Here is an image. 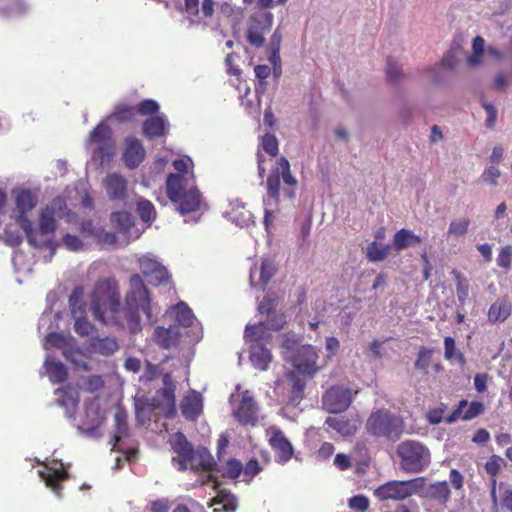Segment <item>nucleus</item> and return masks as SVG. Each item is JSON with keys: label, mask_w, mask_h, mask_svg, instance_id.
Wrapping results in <instances>:
<instances>
[{"label": "nucleus", "mask_w": 512, "mask_h": 512, "mask_svg": "<svg viewBox=\"0 0 512 512\" xmlns=\"http://www.w3.org/2000/svg\"><path fill=\"white\" fill-rule=\"evenodd\" d=\"M90 308L94 317L102 323H113L121 329L136 334L141 331L139 310L150 323H155V306L151 303L150 292L139 274L129 278V290L125 296V308L121 309L120 293L114 280L97 283L92 295Z\"/></svg>", "instance_id": "f257e3e1"}, {"label": "nucleus", "mask_w": 512, "mask_h": 512, "mask_svg": "<svg viewBox=\"0 0 512 512\" xmlns=\"http://www.w3.org/2000/svg\"><path fill=\"white\" fill-rule=\"evenodd\" d=\"M281 178L285 184V187L282 189L284 196L289 200H293L296 196L295 187L297 185V179L292 175L290 163L285 157L279 158L278 166L272 169L271 173L267 177V192L263 197V223L266 229H269L273 222L272 208L278 207L280 204Z\"/></svg>", "instance_id": "f03ea898"}, {"label": "nucleus", "mask_w": 512, "mask_h": 512, "mask_svg": "<svg viewBox=\"0 0 512 512\" xmlns=\"http://www.w3.org/2000/svg\"><path fill=\"white\" fill-rule=\"evenodd\" d=\"M171 446L177 457L173 462L179 465L180 471H185L190 465L191 468H202L205 471L212 470L215 462L206 448H201L195 452L193 445L187 437L181 433H175L171 438Z\"/></svg>", "instance_id": "7ed1b4c3"}, {"label": "nucleus", "mask_w": 512, "mask_h": 512, "mask_svg": "<svg viewBox=\"0 0 512 512\" xmlns=\"http://www.w3.org/2000/svg\"><path fill=\"white\" fill-rule=\"evenodd\" d=\"M166 194L182 215L199 209L201 194L197 187L187 188V179L181 174H170L166 180Z\"/></svg>", "instance_id": "20e7f679"}, {"label": "nucleus", "mask_w": 512, "mask_h": 512, "mask_svg": "<svg viewBox=\"0 0 512 512\" xmlns=\"http://www.w3.org/2000/svg\"><path fill=\"white\" fill-rule=\"evenodd\" d=\"M13 194L16 198V210L18 212L16 222L25 233L29 245L32 247H42L45 245L54 248L51 240L39 241L37 239V233L34 232L32 222L26 217V213L36 205L37 200L33 193L28 189H14Z\"/></svg>", "instance_id": "39448f33"}, {"label": "nucleus", "mask_w": 512, "mask_h": 512, "mask_svg": "<svg viewBox=\"0 0 512 512\" xmlns=\"http://www.w3.org/2000/svg\"><path fill=\"white\" fill-rule=\"evenodd\" d=\"M401 468L410 473H419L430 464V451L422 443L406 440L397 446Z\"/></svg>", "instance_id": "423d86ee"}, {"label": "nucleus", "mask_w": 512, "mask_h": 512, "mask_svg": "<svg viewBox=\"0 0 512 512\" xmlns=\"http://www.w3.org/2000/svg\"><path fill=\"white\" fill-rule=\"evenodd\" d=\"M402 426V420L386 409L371 413L366 422V429L371 435L393 440L400 438Z\"/></svg>", "instance_id": "0eeeda50"}, {"label": "nucleus", "mask_w": 512, "mask_h": 512, "mask_svg": "<svg viewBox=\"0 0 512 512\" xmlns=\"http://www.w3.org/2000/svg\"><path fill=\"white\" fill-rule=\"evenodd\" d=\"M422 479L409 481H388L374 490V496L380 501H402L416 494L421 488Z\"/></svg>", "instance_id": "6e6552de"}, {"label": "nucleus", "mask_w": 512, "mask_h": 512, "mask_svg": "<svg viewBox=\"0 0 512 512\" xmlns=\"http://www.w3.org/2000/svg\"><path fill=\"white\" fill-rule=\"evenodd\" d=\"M83 298L84 288L82 286L75 287L69 297V306L75 321L74 329L80 336H87L94 339L97 331L86 319V310Z\"/></svg>", "instance_id": "1a4fd4ad"}, {"label": "nucleus", "mask_w": 512, "mask_h": 512, "mask_svg": "<svg viewBox=\"0 0 512 512\" xmlns=\"http://www.w3.org/2000/svg\"><path fill=\"white\" fill-rule=\"evenodd\" d=\"M273 25V14L267 11H258L249 17L247 29V41L255 47L260 48L265 42V34Z\"/></svg>", "instance_id": "9d476101"}, {"label": "nucleus", "mask_w": 512, "mask_h": 512, "mask_svg": "<svg viewBox=\"0 0 512 512\" xmlns=\"http://www.w3.org/2000/svg\"><path fill=\"white\" fill-rule=\"evenodd\" d=\"M353 401L350 388L335 385L330 387L322 396L323 408L333 414L346 411Z\"/></svg>", "instance_id": "9b49d317"}, {"label": "nucleus", "mask_w": 512, "mask_h": 512, "mask_svg": "<svg viewBox=\"0 0 512 512\" xmlns=\"http://www.w3.org/2000/svg\"><path fill=\"white\" fill-rule=\"evenodd\" d=\"M318 354L311 345H302L296 348L292 357V365L297 372L313 377L318 370L316 362Z\"/></svg>", "instance_id": "f8f14e48"}, {"label": "nucleus", "mask_w": 512, "mask_h": 512, "mask_svg": "<svg viewBox=\"0 0 512 512\" xmlns=\"http://www.w3.org/2000/svg\"><path fill=\"white\" fill-rule=\"evenodd\" d=\"M103 186L108 198L124 205L128 199V182L124 176L118 173H109L103 179Z\"/></svg>", "instance_id": "ddd939ff"}, {"label": "nucleus", "mask_w": 512, "mask_h": 512, "mask_svg": "<svg viewBox=\"0 0 512 512\" xmlns=\"http://www.w3.org/2000/svg\"><path fill=\"white\" fill-rule=\"evenodd\" d=\"M170 315L175 318V322L173 324L179 325L185 336L189 338L190 343L198 342L202 338L201 332H193V334L190 335L192 330L189 328L193 325L195 317L192 310L184 302L178 303L170 312Z\"/></svg>", "instance_id": "4468645a"}, {"label": "nucleus", "mask_w": 512, "mask_h": 512, "mask_svg": "<svg viewBox=\"0 0 512 512\" xmlns=\"http://www.w3.org/2000/svg\"><path fill=\"white\" fill-rule=\"evenodd\" d=\"M182 336H185V334L177 324H170L167 328L158 326L154 331V341L162 349L176 347Z\"/></svg>", "instance_id": "2eb2a0df"}, {"label": "nucleus", "mask_w": 512, "mask_h": 512, "mask_svg": "<svg viewBox=\"0 0 512 512\" xmlns=\"http://www.w3.org/2000/svg\"><path fill=\"white\" fill-rule=\"evenodd\" d=\"M257 411L258 408L254 399L243 395L237 410L234 411V416L242 425L255 426L258 421Z\"/></svg>", "instance_id": "dca6fc26"}, {"label": "nucleus", "mask_w": 512, "mask_h": 512, "mask_svg": "<svg viewBox=\"0 0 512 512\" xmlns=\"http://www.w3.org/2000/svg\"><path fill=\"white\" fill-rule=\"evenodd\" d=\"M276 266L270 259H264L260 267H255L250 270V284L252 287H264L269 283L276 273Z\"/></svg>", "instance_id": "f3484780"}, {"label": "nucleus", "mask_w": 512, "mask_h": 512, "mask_svg": "<svg viewBox=\"0 0 512 512\" xmlns=\"http://www.w3.org/2000/svg\"><path fill=\"white\" fill-rule=\"evenodd\" d=\"M512 313V303L508 296L499 297L493 302L488 310V321L491 324L505 322Z\"/></svg>", "instance_id": "a211bd4d"}, {"label": "nucleus", "mask_w": 512, "mask_h": 512, "mask_svg": "<svg viewBox=\"0 0 512 512\" xmlns=\"http://www.w3.org/2000/svg\"><path fill=\"white\" fill-rule=\"evenodd\" d=\"M168 125V120L164 114L150 116L142 124L143 134L149 139L164 136Z\"/></svg>", "instance_id": "6ab92c4d"}, {"label": "nucleus", "mask_w": 512, "mask_h": 512, "mask_svg": "<svg viewBox=\"0 0 512 512\" xmlns=\"http://www.w3.org/2000/svg\"><path fill=\"white\" fill-rule=\"evenodd\" d=\"M270 444L275 450V459L278 463H286L291 459L294 449L282 432L274 433L270 439Z\"/></svg>", "instance_id": "aec40b11"}, {"label": "nucleus", "mask_w": 512, "mask_h": 512, "mask_svg": "<svg viewBox=\"0 0 512 512\" xmlns=\"http://www.w3.org/2000/svg\"><path fill=\"white\" fill-rule=\"evenodd\" d=\"M145 150L142 143L134 138L127 140V146L123 154L125 165L130 168H136L144 159Z\"/></svg>", "instance_id": "412c9836"}, {"label": "nucleus", "mask_w": 512, "mask_h": 512, "mask_svg": "<svg viewBox=\"0 0 512 512\" xmlns=\"http://www.w3.org/2000/svg\"><path fill=\"white\" fill-rule=\"evenodd\" d=\"M250 361L252 365L260 371L268 369L270 362L272 361V354L263 343H255L250 346Z\"/></svg>", "instance_id": "4be33fe9"}, {"label": "nucleus", "mask_w": 512, "mask_h": 512, "mask_svg": "<svg viewBox=\"0 0 512 512\" xmlns=\"http://www.w3.org/2000/svg\"><path fill=\"white\" fill-rule=\"evenodd\" d=\"M210 506L214 507V512H235L238 508V500L230 491L220 490L212 499Z\"/></svg>", "instance_id": "5701e85b"}, {"label": "nucleus", "mask_w": 512, "mask_h": 512, "mask_svg": "<svg viewBox=\"0 0 512 512\" xmlns=\"http://www.w3.org/2000/svg\"><path fill=\"white\" fill-rule=\"evenodd\" d=\"M55 394L58 395V405L64 407L67 413L70 410H74L79 402V392L72 385H65L55 390Z\"/></svg>", "instance_id": "b1692460"}, {"label": "nucleus", "mask_w": 512, "mask_h": 512, "mask_svg": "<svg viewBox=\"0 0 512 512\" xmlns=\"http://www.w3.org/2000/svg\"><path fill=\"white\" fill-rule=\"evenodd\" d=\"M421 241L420 236L416 235L412 230L402 228L394 234L393 247L396 251H402L414 247Z\"/></svg>", "instance_id": "393cba45"}, {"label": "nucleus", "mask_w": 512, "mask_h": 512, "mask_svg": "<svg viewBox=\"0 0 512 512\" xmlns=\"http://www.w3.org/2000/svg\"><path fill=\"white\" fill-rule=\"evenodd\" d=\"M305 374L293 370L287 373V378L292 383V392L289 398V403L298 405L304 396V389L306 387V380L303 377Z\"/></svg>", "instance_id": "a878e982"}, {"label": "nucleus", "mask_w": 512, "mask_h": 512, "mask_svg": "<svg viewBox=\"0 0 512 512\" xmlns=\"http://www.w3.org/2000/svg\"><path fill=\"white\" fill-rule=\"evenodd\" d=\"M56 230V221L53 217V213L47 208L40 215L39 219V230H34L37 233V239L39 241L49 239L52 241L51 236Z\"/></svg>", "instance_id": "bb28decb"}, {"label": "nucleus", "mask_w": 512, "mask_h": 512, "mask_svg": "<svg viewBox=\"0 0 512 512\" xmlns=\"http://www.w3.org/2000/svg\"><path fill=\"white\" fill-rule=\"evenodd\" d=\"M202 411V397L199 393L185 397L181 402V412L186 419L195 420Z\"/></svg>", "instance_id": "cd10ccee"}, {"label": "nucleus", "mask_w": 512, "mask_h": 512, "mask_svg": "<svg viewBox=\"0 0 512 512\" xmlns=\"http://www.w3.org/2000/svg\"><path fill=\"white\" fill-rule=\"evenodd\" d=\"M325 424L336 430L340 435L347 437L355 434L357 426L351 420L345 417H327Z\"/></svg>", "instance_id": "c85d7f7f"}, {"label": "nucleus", "mask_w": 512, "mask_h": 512, "mask_svg": "<svg viewBox=\"0 0 512 512\" xmlns=\"http://www.w3.org/2000/svg\"><path fill=\"white\" fill-rule=\"evenodd\" d=\"M44 367L51 382L63 383L67 379L68 371L63 363L50 360L47 357L44 361Z\"/></svg>", "instance_id": "c756f323"}, {"label": "nucleus", "mask_w": 512, "mask_h": 512, "mask_svg": "<svg viewBox=\"0 0 512 512\" xmlns=\"http://www.w3.org/2000/svg\"><path fill=\"white\" fill-rule=\"evenodd\" d=\"M127 418V413L123 409H118L114 414L113 449L123 437L128 436Z\"/></svg>", "instance_id": "7c9ffc66"}, {"label": "nucleus", "mask_w": 512, "mask_h": 512, "mask_svg": "<svg viewBox=\"0 0 512 512\" xmlns=\"http://www.w3.org/2000/svg\"><path fill=\"white\" fill-rule=\"evenodd\" d=\"M267 324L265 321H260L254 325H247L245 329V337L251 342V344L261 343L263 340L270 337Z\"/></svg>", "instance_id": "2f4dec72"}, {"label": "nucleus", "mask_w": 512, "mask_h": 512, "mask_svg": "<svg viewBox=\"0 0 512 512\" xmlns=\"http://www.w3.org/2000/svg\"><path fill=\"white\" fill-rule=\"evenodd\" d=\"M111 222L118 233H128L135 224L134 216L127 211L111 214Z\"/></svg>", "instance_id": "473e14b6"}, {"label": "nucleus", "mask_w": 512, "mask_h": 512, "mask_svg": "<svg viewBox=\"0 0 512 512\" xmlns=\"http://www.w3.org/2000/svg\"><path fill=\"white\" fill-rule=\"evenodd\" d=\"M450 488L446 481L430 484L426 489V496L442 504L450 498Z\"/></svg>", "instance_id": "72a5a7b5"}, {"label": "nucleus", "mask_w": 512, "mask_h": 512, "mask_svg": "<svg viewBox=\"0 0 512 512\" xmlns=\"http://www.w3.org/2000/svg\"><path fill=\"white\" fill-rule=\"evenodd\" d=\"M93 349L101 355L110 356L119 349V344L114 337H95L92 343Z\"/></svg>", "instance_id": "f704fd0d"}, {"label": "nucleus", "mask_w": 512, "mask_h": 512, "mask_svg": "<svg viewBox=\"0 0 512 512\" xmlns=\"http://www.w3.org/2000/svg\"><path fill=\"white\" fill-rule=\"evenodd\" d=\"M391 246L389 244H380L372 241L366 248V258L370 262H380L385 260L390 254Z\"/></svg>", "instance_id": "c9c22d12"}, {"label": "nucleus", "mask_w": 512, "mask_h": 512, "mask_svg": "<svg viewBox=\"0 0 512 512\" xmlns=\"http://www.w3.org/2000/svg\"><path fill=\"white\" fill-rule=\"evenodd\" d=\"M41 474L46 486L50 488L58 498H60L62 486L59 484V482L67 479V472L63 470H53L47 474Z\"/></svg>", "instance_id": "e433bc0d"}, {"label": "nucleus", "mask_w": 512, "mask_h": 512, "mask_svg": "<svg viewBox=\"0 0 512 512\" xmlns=\"http://www.w3.org/2000/svg\"><path fill=\"white\" fill-rule=\"evenodd\" d=\"M163 388L159 391L161 397L171 408L172 411H175V389L176 383L173 381L171 375L169 373H165L163 375Z\"/></svg>", "instance_id": "4c0bfd02"}, {"label": "nucleus", "mask_w": 512, "mask_h": 512, "mask_svg": "<svg viewBox=\"0 0 512 512\" xmlns=\"http://www.w3.org/2000/svg\"><path fill=\"white\" fill-rule=\"evenodd\" d=\"M66 360L70 361L75 368L82 371H90V363L88 357L82 353L79 349H66L64 351Z\"/></svg>", "instance_id": "58836bf2"}, {"label": "nucleus", "mask_w": 512, "mask_h": 512, "mask_svg": "<svg viewBox=\"0 0 512 512\" xmlns=\"http://www.w3.org/2000/svg\"><path fill=\"white\" fill-rule=\"evenodd\" d=\"M451 274L456 280V292L458 301L464 304L469 297V282L467 278L462 276L458 271L453 270Z\"/></svg>", "instance_id": "ea45409f"}, {"label": "nucleus", "mask_w": 512, "mask_h": 512, "mask_svg": "<svg viewBox=\"0 0 512 512\" xmlns=\"http://www.w3.org/2000/svg\"><path fill=\"white\" fill-rule=\"evenodd\" d=\"M135 115L136 109L134 106L121 104L116 106L114 112L110 117L114 118L116 121L120 123H124L131 121L135 117Z\"/></svg>", "instance_id": "a19ab883"}, {"label": "nucleus", "mask_w": 512, "mask_h": 512, "mask_svg": "<svg viewBox=\"0 0 512 512\" xmlns=\"http://www.w3.org/2000/svg\"><path fill=\"white\" fill-rule=\"evenodd\" d=\"M264 314L266 315L265 323L267 324L268 329L277 331L284 327L286 323L284 314L278 313L276 309L264 311Z\"/></svg>", "instance_id": "79ce46f5"}, {"label": "nucleus", "mask_w": 512, "mask_h": 512, "mask_svg": "<svg viewBox=\"0 0 512 512\" xmlns=\"http://www.w3.org/2000/svg\"><path fill=\"white\" fill-rule=\"evenodd\" d=\"M146 280L156 286H163L170 283V275L165 266L161 265L152 275H148Z\"/></svg>", "instance_id": "37998d69"}, {"label": "nucleus", "mask_w": 512, "mask_h": 512, "mask_svg": "<svg viewBox=\"0 0 512 512\" xmlns=\"http://www.w3.org/2000/svg\"><path fill=\"white\" fill-rule=\"evenodd\" d=\"M444 357L447 360L456 358L460 363L465 361L463 354L456 350L455 340L451 336L444 338Z\"/></svg>", "instance_id": "c03bdc74"}, {"label": "nucleus", "mask_w": 512, "mask_h": 512, "mask_svg": "<svg viewBox=\"0 0 512 512\" xmlns=\"http://www.w3.org/2000/svg\"><path fill=\"white\" fill-rule=\"evenodd\" d=\"M137 212L144 222H151L155 219V208L148 200L142 199L137 203Z\"/></svg>", "instance_id": "a18cd8bd"}, {"label": "nucleus", "mask_w": 512, "mask_h": 512, "mask_svg": "<svg viewBox=\"0 0 512 512\" xmlns=\"http://www.w3.org/2000/svg\"><path fill=\"white\" fill-rule=\"evenodd\" d=\"M110 135V128L104 123H100L90 133V140L94 143L103 144L110 138Z\"/></svg>", "instance_id": "49530a36"}, {"label": "nucleus", "mask_w": 512, "mask_h": 512, "mask_svg": "<svg viewBox=\"0 0 512 512\" xmlns=\"http://www.w3.org/2000/svg\"><path fill=\"white\" fill-rule=\"evenodd\" d=\"M261 145L264 151L270 156L274 157L278 154L279 151V142L277 137L274 134L266 133L262 136Z\"/></svg>", "instance_id": "de8ad7c7"}, {"label": "nucleus", "mask_w": 512, "mask_h": 512, "mask_svg": "<svg viewBox=\"0 0 512 512\" xmlns=\"http://www.w3.org/2000/svg\"><path fill=\"white\" fill-rule=\"evenodd\" d=\"M432 360V350L422 347L417 355V359L414 363L416 369L427 373V369Z\"/></svg>", "instance_id": "09e8293b"}, {"label": "nucleus", "mask_w": 512, "mask_h": 512, "mask_svg": "<svg viewBox=\"0 0 512 512\" xmlns=\"http://www.w3.org/2000/svg\"><path fill=\"white\" fill-rule=\"evenodd\" d=\"M3 239L4 242L11 247H16L22 242L20 232L13 225H7L5 227Z\"/></svg>", "instance_id": "8fccbe9b"}, {"label": "nucleus", "mask_w": 512, "mask_h": 512, "mask_svg": "<svg viewBox=\"0 0 512 512\" xmlns=\"http://www.w3.org/2000/svg\"><path fill=\"white\" fill-rule=\"evenodd\" d=\"M134 107L136 109V113L143 116L153 115L157 113L160 108L158 102L153 99H145Z\"/></svg>", "instance_id": "3c124183"}, {"label": "nucleus", "mask_w": 512, "mask_h": 512, "mask_svg": "<svg viewBox=\"0 0 512 512\" xmlns=\"http://www.w3.org/2000/svg\"><path fill=\"white\" fill-rule=\"evenodd\" d=\"M161 265L158 261L147 256H143L139 260L140 271L145 278L152 275Z\"/></svg>", "instance_id": "603ef678"}, {"label": "nucleus", "mask_w": 512, "mask_h": 512, "mask_svg": "<svg viewBox=\"0 0 512 512\" xmlns=\"http://www.w3.org/2000/svg\"><path fill=\"white\" fill-rule=\"evenodd\" d=\"M279 304V296L275 292H269L265 295L262 302L258 305V311L260 314H264V311H270L276 309Z\"/></svg>", "instance_id": "864d4df0"}, {"label": "nucleus", "mask_w": 512, "mask_h": 512, "mask_svg": "<svg viewBox=\"0 0 512 512\" xmlns=\"http://www.w3.org/2000/svg\"><path fill=\"white\" fill-rule=\"evenodd\" d=\"M506 462L503 458L498 455H492L485 464L486 472L493 478L500 472L502 466H505Z\"/></svg>", "instance_id": "5fc2aeb1"}, {"label": "nucleus", "mask_w": 512, "mask_h": 512, "mask_svg": "<svg viewBox=\"0 0 512 512\" xmlns=\"http://www.w3.org/2000/svg\"><path fill=\"white\" fill-rule=\"evenodd\" d=\"M348 506L352 510L365 512L369 508V499L362 494L355 495L349 499Z\"/></svg>", "instance_id": "6e6d98bb"}, {"label": "nucleus", "mask_w": 512, "mask_h": 512, "mask_svg": "<svg viewBox=\"0 0 512 512\" xmlns=\"http://www.w3.org/2000/svg\"><path fill=\"white\" fill-rule=\"evenodd\" d=\"M80 230L82 233L93 236L97 239H101L102 233H104V229L94 225L92 220H83L80 224Z\"/></svg>", "instance_id": "4d7b16f0"}, {"label": "nucleus", "mask_w": 512, "mask_h": 512, "mask_svg": "<svg viewBox=\"0 0 512 512\" xmlns=\"http://www.w3.org/2000/svg\"><path fill=\"white\" fill-rule=\"evenodd\" d=\"M497 264L499 267L509 270L512 264V246L507 245L503 247L498 254Z\"/></svg>", "instance_id": "13d9d810"}, {"label": "nucleus", "mask_w": 512, "mask_h": 512, "mask_svg": "<svg viewBox=\"0 0 512 512\" xmlns=\"http://www.w3.org/2000/svg\"><path fill=\"white\" fill-rule=\"evenodd\" d=\"M468 219L454 220L450 223L448 234L461 236L467 233L469 227Z\"/></svg>", "instance_id": "bf43d9fd"}, {"label": "nucleus", "mask_w": 512, "mask_h": 512, "mask_svg": "<svg viewBox=\"0 0 512 512\" xmlns=\"http://www.w3.org/2000/svg\"><path fill=\"white\" fill-rule=\"evenodd\" d=\"M483 411L484 405L481 402L473 401L468 405L467 409L463 412L461 418L465 421L471 420L482 414Z\"/></svg>", "instance_id": "052dcab7"}, {"label": "nucleus", "mask_w": 512, "mask_h": 512, "mask_svg": "<svg viewBox=\"0 0 512 512\" xmlns=\"http://www.w3.org/2000/svg\"><path fill=\"white\" fill-rule=\"evenodd\" d=\"M147 408L145 406H140L138 403H136V420L139 424L145 425L147 422L150 421V413L153 408V404L147 400Z\"/></svg>", "instance_id": "680f3d73"}, {"label": "nucleus", "mask_w": 512, "mask_h": 512, "mask_svg": "<svg viewBox=\"0 0 512 512\" xmlns=\"http://www.w3.org/2000/svg\"><path fill=\"white\" fill-rule=\"evenodd\" d=\"M243 471V465L241 461L237 459H230L227 462L226 470L224 475L230 479H236Z\"/></svg>", "instance_id": "e2e57ef3"}, {"label": "nucleus", "mask_w": 512, "mask_h": 512, "mask_svg": "<svg viewBox=\"0 0 512 512\" xmlns=\"http://www.w3.org/2000/svg\"><path fill=\"white\" fill-rule=\"evenodd\" d=\"M27 6L26 4L21 1L17 0L13 2L11 5L5 7L2 11L3 14L7 17H13V16H19L26 12Z\"/></svg>", "instance_id": "0e129e2a"}, {"label": "nucleus", "mask_w": 512, "mask_h": 512, "mask_svg": "<svg viewBox=\"0 0 512 512\" xmlns=\"http://www.w3.org/2000/svg\"><path fill=\"white\" fill-rule=\"evenodd\" d=\"M482 107L484 108V110L487 113V119L485 122V126L488 129L492 130L495 128L498 111L492 103L484 102L482 104Z\"/></svg>", "instance_id": "69168bd1"}, {"label": "nucleus", "mask_w": 512, "mask_h": 512, "mask_svg": "<svg viewBox=\"0 0 512 512\" xmlns=\"http://www.w3.org/2000/svg\"><path fill=\"white\" fill-rule=\"evenodd\" d=\"M62 241L65 247L70 251H78L83 247L82 241L77 236L69 233L63 236Z\"/></svg>", "instance_id": "338daca9"}, {"label": "nucleus", "mask_w": 512, "mask_h": 512, "mask_svg": "<svg viewBox=\"0 0 512 512\" xmlns=\"http://www.w3.org/2000/svg\"><path fill=\"white\" fill-rule=\"evenodd\" d=\"M86 390L89 392H95L100 390L104 386V381L99 375H91L85 379Z\"/></svg>", "instance_id": "774afa93"}]
</instances>
